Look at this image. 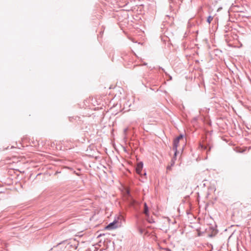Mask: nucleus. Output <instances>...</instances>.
<instances>
[{
	"instance_id": "nucleus-8",
	"label": "nucleus",
	"mask_w": 251,
	"mask_h": 251,
	"mask_svg": "<svg viewBox=\"0 0 251 251\" xmlns=\"http://www.w3.org/2000/svg\"><path fill=\"white\" fill-rule=\"evenodd\" d=\"M164 250L166 251H172L171 249H169V248H165L164 249Z\"/></svg>"
},
{
	"instance_id": "nucleus-12",
	"label": "nucleus",
	"mask_w": 251,
	"mask_h": 251,
	"mask_svg": "<svg viewBox=\"0 0 251 251\" xmlns=\"http://www.w3.org/2000/svg\"><path fill=\"white\" fill-rule=\"evenodd\" d=\"M210 149H211V147H209L208 151H210Z\"/></svg>"
},
{
	"instance_id": "nucleus-3",
	"label": "nucleus",
	"mask_w": 251,
	"mask_h": 251,
	"mask_svg": "<svg viewBox=\"0 0 251 251\" xmlns=\"http://www.w3.org/2000/svg\"><path fill=\"white\" fill-rule=\"evenodd\" d=\"M143 167V164L142 162H139L137 164L136 167V172L138 174H141V173L142 172V169Z\"/></svg>"
},
{
	"instance_id": "nucleus-7",
	"label": "nucleus",
	"mask_w": 251,
	"mask_h": 251,
	"mask_svg": "<svg viewBox=\"0 0 251 251\" xmlns=\"http://www.w3.org/2000/svg\"><path fill=\"white\" fill-rule=\"evenodd\" d=\"M127 130H128V128H126L125 129H124V132L125 135H126V132H127Z\"/></svg>"
},
{
	"instance_id": "nucleus-2",
	"label": "nucleus",
	"mask_w": 251,
	"mask_h": 251,
	"mask_svg": "<svg viewBox=\"0 0 251 251\" xmlns=\"http://www.w3.org/2000/svg\"><path fill=\"white\" fill-rule=\"evenodd\" d=\"M118 227L117 222L115 220L113 222L110 223L106 227L107 229H113Z\"/></svg>"
},
{
	"instance_id": "nucleus-6",
	"label": "nucleus",
	"mask_w": 251,
	"mask_h": 251,
	"mask_svg": "<svg viewBox=\"0 0 251 251\" xmlns=\"http://www.w3.org/2000/svg\"><path fill=\"white\" fill-rule=\"evenodd\" d=\"M200 147L202 150H205L207 149V147L206 146H204L203 145H200Z\"/></svg>"
},
{
	"instance_id": "nucleus-9",
	"label": "nucleus",
	"mask_w": 251,
	"mask_h": 251,
	"mask_svg": "<svg viewBox=\"0 0 251 251\" xmlns=\"http://www.w3.org/2000/svg\"><path fill=\"white\" fill-rule=\"evenodd\" d=\"M139 231L141 233H142L143 232V229H141V228H139Z\"/></svg>"
},
{
	"instance_id": "nucleus-13",
	"label": "nucleus",
	"mask_w": 251,
	"mask_h": 251,
	"mask_svg": "<svg viewBox=\"0 0 251 251\" xmlns=\"http://www.w3.org/2000/svg\"><path fill=\"white\" fill-rule=\"evenodd\" d=\"M171 168V167H168L167 169H170Z\"/></svg>"
},
{
	"instance_id": "nucleus-4",
	"label": "nucleus",
	"mask_w": 251,
	"mask_h": 251,
	"mask_svg": "<svg viewBox=\"0 0 251 251\" xmlns=\"http://www.w3.org/2000/svg\"><path fill=\"white\" fill-rule=\"evenodd\" d=\"M144 213L146 215L148 216L149 215V209L146 203H144Z\"/></svg>"
},
{
	"instance_id": "nucleus-1",
	"label": "nucleus",
	"mask_w": 251,
	"mask_h": 251,
	"mask_svg": "<svg viewBox=\"0 0 251 251\" xmlns=\"http://www.w3.org/2000/svg\"><path fill=\"white\" fill-rule=\"evenodd\" d=\"M182 139H183V135L181 134V135H179L178 137H177L176 138H175L174 140L173 149L174 151H175V154H174L175 156L174 157V158H173V159L172 160V163L171 164V166H173L175 164V160L176 159V154L177 152V148L179 145V143L180 140Z\"/></svg>"
},
{
	"instance_id": "nucleus-10",
	"label": "nucleus",
	"mask_w": 251,
	"mask_h": 251,
	"mask_svg": "<svg viewBox=\"0 0 251 251\" xmlns=\"http://www.w3.org/2000/svg\"><path fill=\"white\" fill-rule=\"evenodd\" d=\"M126 192H127V194L128 195H130V193H129V190H127L126 191Z\"/></svg>"
},
{
	"instance_id": "nucleus-5",
	"label": "nucleus",
	"mask_w": 251,
	"mask_h": 251,
	"mask_svg": "<svg viewBox=\"0 0 251 251\" xmlns=\"http://www.w3.org/2000/svg\"><path fill=\"white\" fill-rule=\"evenodd\" d=\"M213 17H212V16H209L207 18V22L209 24H210V23L211 22V21L213 20Z\"/></svg>"
},
{
	"instance_id": "nucleus-11",
	"label": "nucleus",
	"mask_w": 251,
	"mask_h": 251,
	"mask_svg": "<svg viewBox=\"0 0 251 251\" xmlns=\"http://www.w3.org/2000/svg\"><path fill=\"white\" fill-rule=\"evenodd\" d=\"M134 202V201H132L131 203V204H132V205L133 204Z\"/></svg>"
}]
</instances>
